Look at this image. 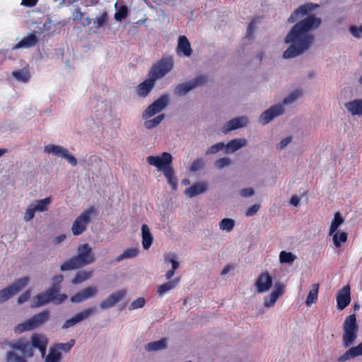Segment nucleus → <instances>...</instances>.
<instances>
[{"label": "nucleus", "instance_id": "obj_23", "mask_svg": "<svg viewBox=\"0 0 362 362\" xmlns=\"http://www.w3.org/2000/svg\"><path fill=\"white\" fill-rule=\"evenodd\" d=\"M362 355V342L354 347L350 348L338 358V362H345L351 358Z\"/></svg>", "mask_w": 362, "mask_h": 362}, {"label": "nucleus", "instance_id": "obj_14", "mask_svg": "<svg viewBox=\"0 0 362 362\" xmlns=\"http://www.w3.org/2000/svg\"><path fill=\"white\" fill-rule=\"evenodd\" d=\"M96 309L93 307L89 308L77 313L75 316L65 321L62 325L63 329H67L74 326L76 323L87 319L91 314L95 313Z\"/></svg>", "mask_w": 362, "mask_h": 362}, {"label": "nucleus", "instance_id": "obj_58", "mask_svg": "<svg viewBox=\"0 0 362 362\" xmlns=\"http://www.w3.org/2000/svg\"><path fill=\"white\" fill-rule=\"evenodd\" d=\"M292 141L291 136H288L282 139L280 143L277 145V149L281 150L288 145Z\"/></svg>", "mask_w": 362, "mask_h": 362}, {"label": "nucleus", "instance_id": "obj_6", "mask_svg": "<svg viewBox=\"0 0 362 362\" xmlns=\"http://www.w3.org/2000/svg\"><path fill=\"white\" fill-rule=\"evenodd\" d=\"M343 330V344L345 347H348L356 339L358 331L355 314L350 315L345 318Z\"/></svg>", "mask_w": 362, "mask_h": 362}, {"label": "nucleus", "instance_id": "obj_30", "mask_svg": "<svg viewBox=\"0 0 362 362\" xmlns=\"http://www.w3.org/2000/svg\"><path fill=\"white\" fill-rule=\"evenodd\" d=\"M12 76L18 81L27 83L30 78V71L28 67H24L21 69L13 71Z\"/></svg>", "mask_w": 362, "mask_h": 362}, {"label": "nucleus", "instance_id": "obj_4", "mask_svg": "<svg viewBox=\"0 0 362 362\" xmlns=\"http://www.w3.org/2000/svg\"><path fill=\"white\" fill-rule=\"evenodd\" d=\"M95 261L92 247L84 243L78 247L77 255L64 262L60 267L62 271L72 270L90 264Z\"/></svg>", "mask_w": 362, "mask_h": 362}, {"label": "nucleus", "instance_id": "obj_35", "mask_svg": "<svg viewBox=\"0 0 362 362\" xmlns=\"http://www.w3.org/2000/svg\"><path fill=\"white\" fill-rule=\"evenodd\" d=\"M332 236L333 244L336 247H340L348 239V233L346 232L336 231Z\"/></svg>", "mask_w": 362, "mask_h": 362}, {"label": "nucleus", "instance_id": "obj_7", "mask_svg": "<svg viewBox=\"0 0 362 362\" xmlns=\"http://www.w3.org/2000/svg\"><path fill=\"white\" fill-rule=\"evenodd\" d=\"M49 318V311L43 310L41 313L35 315L28 320L18 324L14 327V331L16 333H23L26 331L33 330L41 325L46 322Z\"/></svg>", "mask_w": 362, "mask_h": 362}, {"label": "nucleus", "instance_id": "obj_47", "mask_svg": "<svg viewBox=\"0 0 362 362\" xmlns=\"http://www.w3.org/2000/svg\"><path fill=\"white\" fill-rule=\"evenodd\" d=\"M301 95V91L299 90H296L293 91V93H290L289 95L286 98H285L283 100V104L288 105L293 103L295 100H296L298 98H300Z\"/></svg>", "mask_w": 362, "mask_h": 362}, {"label": "nucleus", "instance_id": "obj_43", "mask_svg": "<svg viewBox=\"0 0 362 362\" xmlns=\"http://www.w3.org/2000/svg\"><path fill=\"white\" fill-rule=\"evenodd\" d=\"M165 115L163 114L159 115L152 119L147 120L144 122V127L146 129H152L158 126L164 119Z\"/></svg>", "mask_w": 362, "mask_h": 362}, {"label": "nucleus", "instance_id": "obj_60", "mask_svg": "<svg viewBox=\"0 0 362 362\" xmlns=\"http://www.w3.org/2000/svg\"><path fill=\"white\" fill-rule=\"evenodd\" d=\"M254 193V190L252 188H244L240 192V195L243 197H251Z\"/></svg>", "mask_w": 362, "mask_h": 362}, {"label": "nucleus", "instance_id": "obj_39", "mask_svg": "<svg viewBox=\"0 0 362 362\" xmlns=\"http://www.w3.org/2000/svg\"><path fill=\"white\" fill-rule=\"evenodd\" d=\"M139 255V250L137 248H128L125 250L122 254L116 258L117 262H120L124 259H131L136 257Z\"/></svg>", "mask_w": 362, "mask_h": 362}, {"label": "nucleus", "instance_id": "obj_24", "mask_svg": "<svg viewBox=\"0 0 362 362\" xmlns=\"http://www.w3.org/2000/svg\"><path fill=\"white\" fill-rule=\"evenodd\" d=\"M207 188V185L205 182H197L187 188L184 193L186 196L192 198L204 193Z\"/></svg>", "mask_w": 362, "mask_h": 362}, {"label": "nucleus", "instance_id": "obj_37", "mask_svg": "<svg viewBox=\"0 0 362 362\" xmlns=\"http://www.w3.org/2000/svg\"><path fill=\"white\" fill-rule=\"evenodd\" d=\"M344 219L339 212H336L332 221L329 235L331 236L337 231L338 228L344 223Z\"/></svg>", "mask_w": 362, "mask_h": 362}, {"label": "nucleus", "instance_id": "obj_31", "mask_svg": "<svg viewBox=\"0 0 362 362\" xmlns=\"http://www.w3.org/2000/svg\"><path fill=\"white\" fill-rule=\"evenodd\" d=\"M180 281V278L169 281L158 287L157 293L159 296H163L165 293L174 289Z\"/></svg>", "mask_w": 362, "mask_h": 362}, {"label": "nucleus", "instance_id": "obj_13", "mask_svg": "<svg viewBox=\"0 0 362 362\" xmlns=\"http://www.w3.org/2000/svg\"><path fill=\"white\" fill-rule=\"evenodd\" d=\"M283 112L284 108L281 105L272 106L262 113L259 117V121L262 124H266L272 121L274 117L281 115Z\"/></svg>", "mask_w": 362, "mask_h": 362}, {"label": "nucleus", "instance_id": "obj_5", "mask_svg": "<svg viewBox=\"0 0 362 362\" xmlns=\"http://www.w3.org/2000/svg\"><path fill=\"white\" fill-rule=\"evenodd\" d=\"M59 291V286L54 284L49 289L36 296V303L32 307L39 308L49 302H53L57 305L62 303L67 299V296L66 294H58Z\"/></svg>", "mask_w": 362, "mask_h": 362}, {"label": "nucleus", "instance_id": "obj_44", "mask_svg": "<svg viewBox=\"0 0 362 362\" xmlns=\"http://www.w3.org/2000/svg\"><path fill=\"white\" fill-rule=\"evenodd\" d=\"M75 344L74 339H71L66 343H59L54 344L53 346L57 348L58 351H63L65 353L69 352Z\"/></svg>", "mask_w": 362, "mask_h": 362}, {"label": "nucleus", "instance_id": "obj_3", "mask_svg": "<svg viewBox=\"0 0 362 362\" xmlns=\"http://www.w3.org/2000/svg\"><path fill=\"white\" fill-rule=\"evenodd\" d=\"M147 162L163 173L173 190L177 189V179L172 167L173 157L170 153L164 152L160 156H149L147 157Z\"/></svg>", "mask_w": 362, "mask_h": 362}, {"label": "nucleus", "instance_id": "obj_32", "mask_svg": "<svg viewBox=\"0 0 362 362\" xmlns=\"http://www.w3.org/2000/svg\"><path fill=\"white\" fill-rule=\"evenodd\" d=\"M247 140L245 139H235L229 141L225 147L227 148L226 153L230 149L231 152H235L242 147L246 146Z\"/></svg>", "mask_w": 362, "mask_h": 362}, {"label": "nucleus", "instance_id": "obj_1", "mask_svg": "<svg viewBox=\"0 0 362 362\" xmlns=\"http://www.w3.org/2000/svg\"><path fill=\"white\" fill-rule=\"evenodd\" d=\"M319 5L307 3L298 7L288 18V23H293L300 20L285 37V42L291 43L284 52V59L293 58L303 54L312 46L315 37L310 32L318 28L322 23L320 18L310 15V13Z\"/></svg>", "mask_w": 362, "mask_h": 362}, {"label": "nucleus", "instance_id": "obj_18", "mask_svg": "<svg viewBox=\"0 0 362 362\" xmlns=\"http://www.w3.org/2000/svg\"><path fill=\"white\" fill-rule=\"evenodd\" d=\"M351 301L350 288L348 285L344 286L337 296V308L339 310L346 308Z\"/></svg>", "mask_w": 362, "mask_h": 362}, {"label": "nucleus", "instance_id": "obj_50", "mask_svg": "<svg viewBox=\"0 0 362 362\" xmlns=\"http://www.w3.org/2000/svg\"><path fill=\"white\" fill-rule=\"evenodd\" d=\"M284 285L281 283H276L274 286V291L271 293L276 298H279L284 293Z\"/></svg>", "mask_w": 362, "mask_h": 362}, {"label": "nucleus", "instance_id": "obj_62", "mask_svg": "<svg viewBox=\"0 0 362 362\" xmlns=\"http://www.w3.org/2000/svg\"><path fill=\"white\" fill-rule=\"evenodd\" d=\"M254 30H255V23L250 22L247 28V35H246L247 37L250 38L253 35Z\"/></svg>", "mask_w": 362, "mask_h": 362}, {"label": "nucleus", "instance_id": "obj_57", "mask_svg": "<svg viewBox=\"0 0 362 362\" xmlns=\"http://www.w3.org/2000/svg\"><path fill=\"white\" fill-rule=\"evenodd\" d=\"M174 257V255H168V256L165 257V260L169 261L172 264L171 269L175 271L179 267V262L176 261Z\"/></svg>", "mask_w": 362, "mask_h": 362}, {"label": "nucleus", "instance_id": "obj_46", "mask_svg": "<svg viewBox=\"0 0 362 362\" xmlns=\"http://www.w3.org/2000/svg\"><path fill=\"white\" fill-rule=\"evenodd\" d=\"M7 362H27L23 356H18L13 351H8L6 354Z\"/></svg>", "mask_w": 362, "mask_h": 362}, {"label": "nucleus", "instance_id": "obj_56", "mask_svg": "<svg viewBox=\"0 0 362 362\" xmlns=\"http://www.w3.org/2000/svg\"><path fill=\"white\" fill-rule=\"evenodd\" d=\"M259 209V204H254L249 207L246 211L245 215L247 216H252L255 215Z\"/></svg>", "mask_w": 362, "mask_h": 362}, {"label": "nucleus", "instance_id": "obj_45", "mask_svg": "<svg viewBox=\"0 0 362 362\" xmlns=\"http://www.w3.org/2000/svg\"><path fill=\"white\" fill-rule=\"evenodd\" d=\"M108 14L106 11H103L100 17L96 18L93 21L95 28L98 29L105 25L107 20Z\"/></svg>", "mask_w": 362, "mask_h": 362}, {"label": "nucleus", "instance_id": "obj_38", "mask_svg": "<svg viewBox=\"0 0 362 362\" xmlns=\"http://www.w3.org/2000/svg\"><path fill=\"white\" fill-rule=\"evenodd\" d=\"M92 276V272L89 271H80L77 272L73 278L71 283L73 284H79L82 282L89 279Z\"/></svg>", "mask_w": 362, "mask_h": 362}, {"label": "nucleus", "instance_id": "obj_61", "mask_svg": "<svg viewBox=\"0 0 362 362\" xmlns=\"http://www.w3.org/2000/svg\"><path fill=\"white\" fill-rule=\"evenodd\" d=\"M38 0H22L21 1V5L26 6V7H33L36 6L37 4Z\"/></svg>", "mask_w": 362, "mask_h": 362}, {"label": "nucleus", "instance_id": "obj_51", "mask_svg": "<svg viewBox=\"0 0 362 362\" xmlns=\"http://www.w3.org/2000/svg\"><path fill=\"white\" fill-rule=\"evenodd\" d=\"M145 303H146V300H145L144 298H142V297L139 298L136 300L132 302L129 309L134 310V309L141 308L144 306Z\"/></svg>", "mask_w": 362, "mask_h": 362}, {"label": "nucleus", "instance_id": "obj_17", "mask_svg": "<svg viewBox=\"0 0 362 362\" xmlns=\"http://www.w3.org/2000/svg\"><path fill=\"white\" fill-rule=\"evenodd\" d=\"M126 295L125 290H120L116 293L110 294L105 300H103L100 304V308L103 310L107 309L114 306L119 302Z\"/></svg>", "mask_w": 362, "mask_h": 362}, {"label": "nucleus", "instance_id": "obj_55", "mask_svg": "<svg viewBox=\"0 0 362 362\" xmlns=\"http://www.w3.org/2000/svg\"><path fill=\"white\" fill-rule=\"evenodd\" d=\"M350 32L354 37H361V35H362V25L360 27H356L354 25L351 26Z\"/></svg>", "mask_w": 362, "mask_h": 362}, {"label": "nucleus", "instance_id": "obj_33", "mask_svg": "<svg viewBox=\"0 0 362 362\" xmlns=\"http://www.w3.org/2000/svg\"><path fill=\"white\" fill-rule=\"evenodd\" d=\"M52 203V198L47 197L43 199L36 200L32 203V206L34 207L37 212H43L47 210L48 206Z\"/></svg>", "mask_w": 362, "mask_h": 362}, {"label": "nucleus", "instance_id": "obj_48", "mask_svg": "<svg viewBox=\"0 0 362 362\" xmlns=\"http://www.w3.org/2000/svg\"><path fill=\"white\" fill-rule=\"evenodd\" d=\"M225 147V144L222 142L217 143L209 147L206 151V155L215 154L222 150Z\"/></svg>", "mask_w": 362, "mask_h": 362}, {"label": "nucleus", "instance_id": "obj_19", "mask_svg": "<svg viewBox=\"0 0 362 362\" xmlns=\"http://www.w3.org/2000/svg\"><path fill=\"white\" fill-rule=\"evenodd\" d=\"M98 292L96 287L89 286L78 292L71 298L72 303H78L95 296Z\"/></svg>", "mask_w": 362, "mask_h": 362}, {"label": "nucleus", "instance_id": "obj_25", "mask_svg": "<svg viewBox=\"0 0 362 362\" xmlns=\"http://www.w3.org/2000/svg\"><path fill=\"white\" fill-rule=\"evenodd\" d=\"M38 40L35 33H30L28 36L23 37L19 42H18L14 48L21 49L23 47H32L35 46Z\"/></svg>", "mask_w": 362, "mask_h": 362}, {"label": "nucleus", "instance_id": "obj_42", "mask_svg": "<svg viewBox=\"0 0 362 362\" xmlns=\"http://www.w3.org/2000/svg\"><path fill=\"white\" fill-rule=\"evenodd\" d=\"M235 226V221L231 218H223L219 223V228L223 230L231 231Z\"/></svg>", "mask_w": 362, "mask_h": 362}, {"label": "nucleus", "instance_id": "obj_59", "mask_svg": "<svg viewBox=\"0 0 362 362\" xmlns=\"http://www.w3.org/2000/svg\"><path fill=\"white\" fill-rule=\"evenodd\" d=\"M30 297V291H26L22 295H21L18 298V303L22 304L27 301Z\"/></svg>", "mask_w": 362, "mask_h": 362}, {"label": "nucleus", "instance_id": "obj_36", "mask_svg": "<svg viewBox=\"0 0 362 362\" xmlns=\"http://www.w3.org/2000/svg\"><path fill=\"white\" fill-rule=\"evenodd\" d=\"M62 359V353L58 351L57 348L52 346L49 348V354L45 357V362H60Z\"/></svg>", "mask_w": 362, "mask_h": 362}, {"label": "nucleus", "instance_id": "obj_40", "mask_svg": "<svg viewBox=\"0 0 362 362\" xmlns=\"http://www.w3.org/2000/svg\"><path fill=\"white\" fill-rule=\"evenodd\" d=\"M129 13L128 7L125 5H122L118 8H117V11L114 16L115 19L117 21L121 22L128 16Z\"/></svg>", "mask_w": 362, "mask_h": 362}, {"label": "nucleus", "instance_id": "obj_34", "mask_svg": "<svg viewBox=\"0 0 362 362\" xmlns=\"http://www.w3.org/2000/svg\"><path fill=\"white\" fill-rule=\"evenodd\" d=\"M167 346V339L165 338L161 339L158 341L148 343L146 346V349L148 351H155L164 349Z\"/></svg>", "mask_w": 362, "mask_h": 362}, {"label": "nucleus", "instance_id": "obj_11", "mask_svg": "<svg viewBox=\"0 0 362 362\" xmlns=\"http://www.w3.org/2000/svg\"><path fill=\"white\" fill-rule=\"evenodd\" d=\"M169 103V96L167 94L162 95L151 105H150L143 113L144 118L151 117L156 113L165 108Z\"/></svg>", "mask_w": 362, "mask_h": 362}, {"label": "nucleus", "instance_id": "obj_8", "mask_svg": "<svg viewBox=\"0 0 362 362\" xmlns=\"http://www.w3.org/2000/svg\"><path fill=\"white\" fill-rule=\"evenodd\" d=\"M28 277L16 280L11 286L0 291V302L4 303L21 291L28 283Z\"/></svg>", "mask_w": 362, "mask_h": 362}, {"label": "nucleus", "instance_id": "obj_10", "mask_svg": "<svg viewBox=\"0 0 362 362\" xmlns=\"http://www.w3.org/2000/svg\"><path fill=\"white\" fill-rule=\"evenodd\" d=\"M207 82V76L199 75L196 76L193 80L178 84L175 88V94L178 96L186 95L194 88L203 85Z\"/></svg>", "mask_w": 362, "mask_h": 362}, {"label": "nucleus", "instance_id": "obj_16", "mask_svg": "<svg viewBox=\"0 0 362 362\" xmlns=\"http://www.w3.org/2000/svg\"><path fill=\"white\" fill-rule=\"evenodd\" d=\"M272 286V278L268 272L261 273L255 282L258 293L267 291Z\"/></svg>", "mask_w": 362, "mask_h": 362}, {"label": "nucleus", "instance_id": "obj_22", "mask_svg": "<svg viewBox=\"0 0 362 362\" xmlns=\"http://www.w3.org/2000/svg\"><path fill=\"white\" fill-rule=\"evenodd\" d=\"M247 119L246 117H236L228 121L223 127V132L227 133L231 130L237 129L246 126Z\"/></svg>", "mask_w": 362, "mask_h": 362}, {"label": "nucleus", "instance_id": "obj_15", "mask_svg": "<svg viewBox=\"0 0 362 362\" xmlns=\"http://www.w3.org/2000/svg\"><path fill=\"white\" fill-rule=\"evenodd\" d=\"M9 346L13 349L21 351L24 356L28 358L32 357L34 354L31 344L23 339H19L15 342H11Z\"/></svg>", "mask_w": 362, "mask_h": 362}, {"label": "nucleus", "instance_id": "obj_21", "mask_svg": "<svg viewBox=\"0 0 362 362\" xmlns=\"http://www.w3.org/2000/svg\"><path fill=\"white\" fill-rule=\"evenodd\" d=\"M192 52L193 50L187 37L185 35L180 36L177 47V54H182L185 57H190Z\"/></svg>", "mask_w": 362, "mask_h": 362}, {"label": "nucleus", "instance_id": "obj_2", "mask_svg": "<svg viewBox=\"0 0 362 362\" xmlns=\"http://www.w3.org/2000/svg\"><path fill=\"white\" fill-rule=\"evenodd\" d=\"M173 66L174 60L172 56L162 57L154 63L149 69L148 78L137 86V94L140 97L147 96L153 89L156 81L168 74Z\"/></svg>", "mask_w": 362, "mask_h": 362}, {"label": "nucleus", "instance_id": "obj_54", "mask_svg": "<svg viewBox=\"0 0 362 362\" xmlns=\"http://www.w3.org/2000/svg\"><path fill=\"white\" fill-rule=\"evenodd\" d=\"M277 299L278 298H276L272 293H270L269 296H267L264 298V305L266 308L273 307L275 305Z\"/></svg>", "mask_w": 362, "mask_h": 362}, {"label": "nucleus", "instance_id": "obj_20", "mask_svg": "<svg viewBox=\"0 0 362 362\" xmlns=\"http://www.w3.org/2000/svg\"><path fill=\"white\" fill-rule=\"evenodd\" d=\"M47 343V339L40 334L35 333L31 336L30 344L33 348L37 349L42 356H44L46 354Z\"/></svg>", "mask_w": 362, "mask_h": 362}, {"label": "nucleus", "instance_id": "obj_49", "mask_svg": "<svg viewBox=\"0 0 362 362\" xmlns=\"http://www.w3.org/2000/svg\"><path fill=\"white\" fill-rule=\"evenodd\" d=\"M231 163V160L228 158H221L216 160L214 163V165L218 169H222L224 167L228 166Z\"/></svg>", "mask_w": 362, "mask_h": 362}, {"label": "nucleus", "instance_id": "obj_63", "mask_svg": "<svg viewBox=\"0 0 362 362\" xmlns=\"http://www.w3.org/2000/svg\"><path fill=\"white\" fill-rule=\"evenodd\" d=\"M65 238H66V235L64 234L58 235L54 238L53 243H54V244L57 245V244L62 243V241H64L65 240Z\"/></svg>", "mask_w": 362, "mask_h": 362}, {"label": "nucleus", "instance_id": "obj_52", "mask_svg": "<svg viewBox=\"0 0 362 362\" xmlns=\"http://www.w3.org/2000/svg\"><path fill=\"white\" fill-rule=\"evenodd\" d=\"M204 165V161L201 158L195 159L191 165L190 170L193 172H196L202 169Z\"/></svg>", "mask_w": 362, "mask_h": 362}, {"label": "nucleus", "instance_id": "obj_9", "mask_svg": "<svg viewBox=\"0 0 362 362\" xmlns=\"http://www.w3.org/2000/svg\"><path fill=\"white\" fill-rule=\"evenodd\" d=\"M95 209L90 207L76 218L71 228L74 235H81L85 231L86 225L90 221V216L95 214Z\"/></svg>", "mask_w": 362, "mask_h": 362}, {"label": "nucleus", "instance_id": "obj_64", "mask_svg": "<svg viewBox=\"0 0 362 362\" xmlns=\"http://www.w3.org/2000/svg\"><path fill=\"white\" fill-rule=\"evenodd\" d=\"M299 202L300 199L296 195H293L290 200V204L295 206H297L299 204Z\"/></svg>", "mask_w": 362, "mask_h": 362}, {"label": "nucleus", "instance_id": "obj_53", "mask_svg": "<svg viewBox=\"0 0 362 362\" xmlns=\"http://www.w3.org/2000/svg\"><path fill=\"white\" fill-rule=\"evenodd\" d=\"M35 212L37 211L35 210L34 207L32 206V204H30L25 213L24 220L25 221L32 220L35 216Z\"/></svg>", "mask_w": 362, "mask_h": 362}, {"label": "nucleus", "instance_id": "obj_27", "mask_svg": "<svg viewBox=\"0 0 362 362\" xmlns=\"http://www.w3.org/2000/svg\"><path fill=\"white\" fill-rule=\"evenodd\" d=\"M142 233V245L145 250H148L153 243V235L150 232L149 228L147 225L144 224L141 227Z\"/></svg>", "mask_w": 362, "mask_h": 362}, {"label": "nucleus", "instance_id": "obj_41", "mask_svg": "<svg viewBox=\"0 0 362 362\" xmlns=\"http://www.w3.org/2000/svg\"><path fill=\"white\" fill-rule=\"evenodd\" d=\"M296 259V256L291 252L281 251L279 254L281 263H292Z\"/></svg>", "mask_w": 362, "mask_h": 362}, {"label": "nucleus", "instance_id": "obj_29", "mask_svg": "<svg viewBox=\"0 0 362 362\" xmlns=\"http://www.w3.org/2000/svg\"><path fill=\"white\" fill-rule=\"evenodd\" d=\"M319 287L320 285L318 284H313L311 285L310 290L305 300L307 306L310 307L317 300Z\"/></svg>", "mask_w": 362, "mask_h": 362}, {"label": "nucleus", "instance_id": "obj_28", "mask_svg": "<svg viewBox=\"0 0 362 362\" xmlns=\"http://www.w3.org/2000/svg\"><path fill=\"white\" fill-rule=\"evenodd\" d=\"M85 13L82 12L79 8H77L73 12V20L83 27L88 26L91 23V19L85 16Z\"/></svg>", "mask_w": 362, "mask_h": 362}, {"label": "nucleus", "instance_id": "obj_12", "mask_svg": "<svg viewBox=\"0 0 362 362\" xmlns=\"http://www.w3.org/2000/svg\"><path fill=\"white\" fill-rule=\"evenodd\" d=\"M45 152L49 154H53L59 157L64 158L73 166H76L77 165L76 158L70 154L66 148H64L60 146L54 144L47 145L45 146Z\"/></svg>", "mask_w": 362, "mask_h": 362}, {"label": "nucleus", "instance_id": "obj_26", "mask_svg": "<svg viewBox=\"0 0 362 362\" xmlns=\"http://www.w3.org/2000/svg\"><path fill=\"white\" fill-rule=\"evenodd\" d=\"M345 107L352 115H362V99L348 102Z\"/></svg>", "mask_w": 362, "mask_h": 362}]
</instances>
